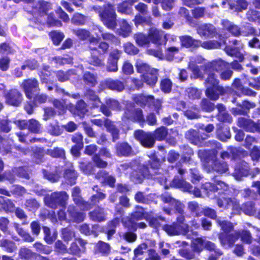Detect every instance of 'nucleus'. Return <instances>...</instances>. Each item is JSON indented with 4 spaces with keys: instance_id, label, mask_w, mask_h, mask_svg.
I'll list each match as a JSON object with an SVG mask.
<instances>
[{
    "instance_id": "obj_1",
    "label": "nucleus",
    "mask_w": 260,
    "mask_h": 260,
    "mask_svg": "<svg viewBox=\"0 0 260 260\" xmlns=\"http://www.w3.org/2000/svg\"><path fill=\"white\" fill-rule=\"evenodd\" d=\"M229 66V62L221 58L215 59L204 64L203 66L204 73L207 75L204 84L206 88L205 94L210 100L216 101L220 95L226 94L229 87H224L219 84L218 73Z\"/></svg>"
},
{
    "instance_id": "obj_53",
    "label": "nucleus",
    "mask_w": 260,
    "mask_h": 260,
    "mask_svg": "<svg viewBox=\"0 0 260 260\" xmlns=\"http://www.w3.org/2000/svg\"><path fill=\"white\" fill-rule=\"evenodd\" d=\"M211 170L221 174L226 173L229 170L228 165L225 161H221L216 159L212 162Z\"/></svg>"
},
{
    "instance_id": "obj_35",
    "label": "nucleus",
    "mask_w": 260,
    "mask_h": 260,
    "mask_svg": "<svg viewBox=\"0 0 260 260\" xmlns=\"http://www.w3.org/2000/svg\"><path fill=\"white\" fill-rule=\"evenodd\" d=\"M221 25L223 29L230 33L232 36L239 37L241 36L240 27L228 19L222 20Z\"/></svg>"
},
{
    "instance_id": "obj_33",
    "label": "nucleus",
    "mask_w": 260,
    "mask_h": 260,
    "mask_svg": "<svg viewBox=\"0 0 260 260\" xmlns=\"http://www.w3.org/2000/svg\"><path fill=\"white\" fill-rule=\"evenodd\" d=\"M150 159L146 164L142 166H147L152 173V176L158 174V172L161 167V161L158 158L155 153H152L149 156Z\"/></svg>"
},
{
    "instance_id": "obj_24",
    "label": "nucleus",
    "mask_w": 260,
    "mask_h": 260,
    "mask_svg": "<svg viewBox=\"0 0 260 260\" xmlns=\"http://www.w3.org/2000/svg\"><path fill=\"white\" fill-rule=\"evenodd\" d=\"M95 178L98 180L102 186L108 185L111 188L115 187V178L109 174V173L104 170H100L95 175Z\"/></svg>"
},
{
    "instance_id": "obj_49",
    "label": "nucleus",
    "mask_w": 260,
    "mask_h": 260,
    "mask_svg": "<svg viewBox=\"0 0 260 260\" xmlns=\"http://www.w3.org/2000/svg\"><path fill=\"white\" fill-rule=\"evenodd\" d=\"M38 75L42 84H48L52 75L50 67L48 65L43 66L42 69L38 72Z\"/></svg>"
},
{
    "instance_id": "obj_11",
    "label": "nucleus",
    "mask_w": 260,
    "mask_h": 260,
    "mask_svg": "<svg viewBox=\"0 0 260 260\" xmlns=\"http://www.w3.org/2000/svg\"><path fill=\"white\" fill-rule=\"evenodd\" d=\"M183 13V17L186 20L187 24L192 27H195L198 25V22L195 19H199L204 16L206 9L203 7H197L191 10L192 16L190 15L188 10L183 8L182 9Z\"/></svg>"
},
{
    "instance_id": "obj_45",
    "label": "nucleus",
    "mask_w": 260,
    "mask_h": 260,
    "mask_svg": "<svg viewBox=\"0 0 260 260\" xmlns=\"http://www.w3.org/2000/svg\"><path fill=\"white\" fill-rule=\"evenodd\" d=\"M14 227L17 234L21 237L22 240L27 243H31L35 241V237L23 228L20 226L18 223H14Z\"/></svg>"
},
{
    "instance_id": "obj_28",
    "label": "nucleus",
    "mask_w": 260,
    "mask_h": 260,
    "mask_svg": "<svg viewBox=\"0 0 260 260\" xmlns=\"http://www.w3.org/2000/svg\"><path fill=\"white\" fill-rule=\"evenodd\" d=\"M233 87L237 91L239 96L246 95L250 96H255L256 92L250 88L244 87L241 83V80L239 78H235L232 84Z\"/></svg>"
},
{
    "instance_id": "obj_25",
    "label": "nucleus",
    "mask_w": 260,
    "mask_h": 260,
    "mask_svg": "<svg viewBox=\"0 0 260 260\" xmlns=\"http://www.w3.org/2000/svg\"><path fill=\"white\" fill-rule=\"evenodd\" d=\"M149 41L158 46H161L168 41L164 31L157 29H151L148 32Z\"/></svg>"
},
{
    "instance_id": "obj_5",
    "label": "nucleus",
    "mask_w": 260,
    "mask_h": 260,
    "mask_svg": "<svg viewBox=\"0 0 260 260\" xmlns=\"http://www.w3.org/2000/svg\"><path fill=\"white\" fill-rule=\"evenodd\" d=\"M91 10L99 14L101 20L107 28L114 30L117 26V15L114 5L108 2L102 6H93Z\"/></svg>"
},
{
    "instance_id": "obj_4",
    "label": "nucleus",
    "mask_w": 260,
    "mask_h": 260,
    "mask_svg": "<svg viewBox=\"0 0 260 260\" xmlns=\"http://www.w3.org/2000/svg\"><path fill=\"white\" fill-rule=\"evenodd\" d=\"M109 44L105 41H100V39L93 36L88 40V49L90 52L88 62L95 67L105 66V55L108 53Z\"/></svg>"
},
{
    "instance_id": "obj_60",
    "label": "nucleus",
    "mask_w": 260,
    "mask_h": 260,
    "mask_svg": "<svg viewBox=\"0 0 260 260\" xmlns=\"http://www.w3.org/2000/svg\"><path fill=\"white\" fill-rule=\"evenodd\" d=\"M134 39L138 46L140 47H144L149 44L148 34L137 32L134 35Z\"/></svg>"
},
{
    "instance_id": "obj_16",
    "label": "nucleus",
    "mask_w": 260,
    "mask_h": 260,
    "mask_svg": "<svg viewBox=\"0 0 260 260\" xmlns=\"http://www.w3.org/2000/svg\"><path fill=\"white\" fill-rule=\"evenodd\" d=\"M7 104L14 107H19L23 100V95L17 88L9 89L4 95Z\"/></svg>"
},
{
    "instance_id": "obj_6",
    "label": "nucleus",
    "mask_w": 260,
    "mask_h": 260,
    "mask_svg": "<svg viewBox=\"0 0 260 260\" xmlns=\"http://www.w3.org/2000/svg\"><path fill=\"white\" fill-rule=\"evenodd\" d=\"M32 3L30 13L32 15H38L39 17L33 16L28 19L29 21L35 26L44 25V22L40 17H42L48 14L49 11L52 9V5L50 2L44 0H38Z\"/></svg>"
},
{
    "instance_id": "obj_12",
    "label": "nucleus",
    "mask_w": 260,
    "mask_h": 260,
    "mask_svg": "<svg viewBox=\"0 0 260 260\" xmlns=\"http://www.w3.org/2000/svg\"><path fill=\"white\" fill-rule=\"evenodd\" d=\"M224 50L230 56L235 57L237 58L236 60H234L230 63H229V67L231 66L232 69L236 71H242L243 67L240 62H243L245 59L243 54L240 51L238 48L231 47L229 45H226Z\"/></svg>"
},
{
    "instance_id": "obj_38",
    "label": "nucleus",
    "mask_w": 260,
    "mask_h": 260,
    "mask_svg": "<svg viewBox=\"0 0 260 260\" xmlns=\"http://www.w3.org/2000/svg\"><path fill=\"white\" fill-rule=\"evenodd\" d=\"M238 107L233 109L234 113L237 115H246L249 110L255 107V104L248 100H244L242 103L237 104Z\"/></svg>"
},
{
    "instance_id": "obj_63",
    "label": "nucleus",
    "mask_w": 260,
    "mask_h": 260,
    "mask_svg": "<svg viewBox=\"0 0 260 260\" xmlns=\"http://www.w3.org/2000/svg\"><path fill=\"white\" fill-rule=\"evenodd\" d=\"M1 204V210L7 214L13 213L16 208L13 202L9 199H4Z\"/></svg>"
},
{
    "instance_id": "obj_22",
    "label": "nucleus",
    "mask_w": 260,
    "mask_h": 260,
    "mask_svg": "<svg viewBox=\"0 0 260 260\" xmlns=\"http://www.w3.org/2000/svg\"><path fill=\"white\" fill-rule=\"evenodd\" d=\"M86 241L81 237L75 238L69 248L70 253L73 255L80 256L82 252L86 250Z\"/></svg>"
},
{
    "instance_id": "obj_30",
    "label": "nucleus",
    "mask_w": 260,
    "mask_h": 260,
    "mask_svg": "<svg viewBox=\"0 0 260 260\" xmlns=\"http://www.w3.org/2000/svg\"><path fill=\"white\" fill-rule=\"evenodd\" d=\"M170 185L175 188L180 189L185 192H191L192 188V185L182 177L175 176L172 179Z\"/></svg>"
},
{
    "instance_id": "obj_2",
    "label": "nucleus",
    "mask_w": 260,
    "mask_h": 260,
    "mask_svg": "<svg viewBox=\"0 0 260 260\" xmlns=\"http://www.w3.org/2000/svg\"><path fill=\"white\" fill-rule=\"evenodd\" d=\"M204 249L210 252L207 260H218L223 254L215 243L206 240L204 237L194 239L189 248L183 247L179 250L178 253L186 260L197 259Z\"/></svg>"
},
{
    "instance_id": "obj_26",
    "label": "nucleus",
    "mask_w": 260,
    "mask_h": 260,
    "mask_svg": "<svg viewBox=\"0 0 260 260\" xmlns=\"http://www.w3.org/2000/svg\"><path fill=\"white\" fill-rule=\"evenodd\" d=\"M85 213L79 211L75 206H70L68 208V222L80 223L85 218Z\"/></svg>"
},
{
    "instance_id": "obj_46",
    "label": "nucleus",
    "mask_w": 260,
    "mask_h": 260,
    "mask_svg": "<svg viewBox=\"0 0 260 260\" xmlns=\"http://www.w3.org/2000/svg\"><path fill=\"white\" fill-rule=\"evenodd\" d=\"M46 154L52 158L62 160H65L67 158L66 151L61 147H55L53 149H48L46 151Z\"/></svg>"
},
{
    "instance_id": "obj_17",
    "label": "nucleus",
    "mask_w": 260,
    "mask_h": 260,
    "mask_svg": "<svg viewBox=\"0 0 260 260\" xmlns=\"http://www.w3.org/2000/svg\"><path fill=\"white\" fill-rule=\"evenodd\" d=\"M152 177V173L147 166H141L138 170H134L130 174L131 180L135 184H140L145 178Z\"/></svg>"
},
{
    "instance_id": "obj_48",
    "label": "nucleus",
    "mask_w": 260,
    "mask_h": 260,
    "mask_svg": "<svg viewBox=\"0 0 260 260\" xmlns=\"http://www.w3.org/2000/svg\"><path fill=\"white\" fill-rule=\"evenodd\" d=\"M42 229L44 233V240L47 244H52L57 238V232L54 231L52 233L50 229L46 225H43Z\"/></svg>"
},
{
    "instance_id": "obj_23",
    "label": "nucleus",
    "mask_w": 260,
    "mask_h": 260,
    "mask_svg": "<svg viewBox=\"0 0 260 260\" xmlns=\"http://www.w3.org/2000/svg\"><path fill=\"white\" fill-rule=\"evenodd\" d=\"M115 154L118 157H128L135 155L132 147L126 142L117 143L115 145Z\"/></svg>"
},
{
    "instance_id": "obj_9",
    "label": "nucleus",
    "mask_w": 260,
    "mask_h": 260,
    "mask_svg": "<svg viewBox=\"0 0 260 260\" xmlns=\"http://www.w3.org/2000/svg\"><path fill=\"white\" fill-rule=\"evenodd\" d=\"M215 198L219 208L224 209L231 208L233 210L236 211L240 209L239 201L235 199L229 198L226 194L223 191L219 192L218 196Z\"/></svg>"
},
{
    "instance_id": "obj_3",
    "label": "nucleus",
    "mask_w": 260,
    "mask_h": 260,
    "mask_svg": "<svg viewBox=\"0 0 260 260\" xmlns=\"http://www.w3.org/2000/svg\"><path fill=\"white\" fill-rule=\"evenodd\" d=\"M26 98L29 100L24 105V109L28 115L34 112V108L46 103L48 96L44 93H40L41 89L39 82L35 78L23 80L20 84Z\"/></svg>"
},
{
    "instance_id": "obj_47",
    "label": "nucleus",
    "mask_w": 260,
    "mask_h": 260,
    "mask_svg": "<svg viewBox=\"0 0 260 260\" xmlns=\"http://www.w3.org/2000/svg\"><path fill=\"white\" fill-rule=\"evenodd\" d=\"M49 38L53 45L59 46L65 38L64 33L59 30H52L48 33Z\"/></svg>"
},
{
    "instance_id": "obj_19",
    "label": "nucleus",
    "mask_w": 260,
    "mask_h": 260,
    "mask_svg": "<svg viewBox=\"0 0 260 260\" xmlns=\"http://www.w3.org/2000/svg\"><path fill=\"white\" fill-rule=\"evenodd\" d=\"M214 36L218 39L217 40H212L204 42H202L200 40L199 47H202L205 49L211 50L219 48L222 45L226 44V40L221 34L216 33Z\"/></svg>"
},
{
    "instance_id": "obj_40",
    "label": "nucleus",
    "mask_w": 260,
    "mask_h": 260,
    "mask_svg": "<svg viewBox=\"0 0 260 260\" xmlns=\"http://www.w3.org/2000/svg\"><path fill=\"white\" fill-rule=\"evenodd\" d=\"M104 126L107 131L110 133L112 142H115L119 139V130L111 120L105 118L104 119Z\"/></svg>"
},
{
    "instance_id": "obj_21",
    "label": "nucleus",
    "mask_w": 260,
    "mask_h": 260,
    "mask_svg": "<svg viewBox=\"0 0 260 260\" xmlns=\"http://www.w3.org/2000/svg\"><path fill=\"white\" fill-rule=\"evenodd\" d=\"M239 234L235 231L234 233H219L218 238L221 245L223 247H232L234 243L238 240Z\"/></svg>"
},
{
    "instance_id": "obj_62",
    "label": "nucleus",
    "mask_w": 260,
    "mask_h": 260,
    "mask_svg": "<svg viewBox=\"0 0 260 260\" xmlns=\"http://www.w3.org/2000/svg\"><path fill=\"white\" fill-rule=\"evenodd\" d=\"M152 134L155 138V141L156 140L162 141L166 138L168 134V130L165 126H161L155 129Z\"/></svg>"
},
{
    "instance_id": "obj_29",
    "label": "nucleus",
    "mask_w": 260,
    "mask_h": 260,
    "mask_svg": "<svg viewBox=\"0 0 260 260\" xmlns=\"http://www.w3.org/2000/svg\"><path fill=\"white\" fill-rule=\"evenodd\" d=\"M158 70L153 68L150 71L143 75L141 79L148 86L153 88L158 81Z\"/></svg>"
},
{
    "instance_id": "obj_13",
    "label": "nucleus",
    "mask_w": 260,
    "mask_h": 260,
    "mask_svg": "<svg viewBox=\"0 0 260 260\" xmlns=\"http://www.w3.org/2000/svg\"><path fill=\"white\" fill-rule=\"evenodd\" d=\"M134 136L141 145L146 148H151L155 144V138L151 132L138 129L135 131Z\"/></svg>"
},
{
    "instance_id": "obj_14",
    "label": "nucleus",
    "mask_w": 260,
    "mask_h": 260,
    "mask_svg": "<svg viewBox=\"0 0 260 260\" xmlns=\"http://www.w3.org/2000/svg\"><path fill=\"white\" fill-rule=\"evenodd\" d=\"M237 125L245 132L260 133V120L255 122L249 118L240 117L238 118Z\"/></svg>"
},
{
    "instance_id": "obj_59",
    "label": "nucleus",
    "mask_w": 260,
    "mask_h": 260,
    "mask_svg": "<svg viewBox=\"0 0 260 260\" xmlns=\"http://www.w3.org/2000/svg\"><path fill=\"white\" fill-rule=\"evenodd\" d=\"M217 225L220 228L221 232L219 233H231L234 231V226L233 224L228 220H221L219 219L216 220Z\"/></svg>"
},
{
    "instance_id": "obj_32",
    "label": "nucleus",
    "mask_w": 260,
    "mask_h": 260,
    "mask_svg": "<svg viewBox=\"0 0 260 260\" xmlns=\"http://www.w3.org/2000/svg\"><path fill=\"white\" fill-rule=\"evenodd\" d=\"M70 110L73 114L83 118L88 112L87 105L83 100L81 99L76 102L75 106H70Z\"/></svg>"
},
{
    "instance_id": "obj_57",
    "label": "nucleus",
    "mask_w": 260,
    "mask_h": 260,
    "mask_svg": "<svg viewBox=\"0 0 260 260\" xmlns=\"http://www.w3.org/2000/svg\"><path fill=\"white\" fill-rule=\"evenodd\" d=\"M135 66L137 72L140 74L141 78L153 68L147 63L139 59L136 61Z\"/></svg>"
},
{
    "instance_id": "obj_55",
    "label": "nucleus",
    "mask_w": 260,
    "mask_h": 260,
    "mask_svg": "<svg viewBox=\"0 0 260 260\" xmlns=\"http://www.w3.org/2000/svg\"><path fill=\"white\" fill-rule=\"evenodd\" d=\"M79 168L80 170L85 175H90L94 173V166L90 161H79Z\"/></svg>"
},
{
    "instance_id": "obj_42",
    "label": "nucleus",
    "mask_w": 260,
    "mask_h": 260,
    "mask_svg": "<svg viewBox=\"0 0 260 260\" xmlns=\"http://www.w3.org/2000/svg\"><path fill=\"white\" fill-rule=\"evenodd\" d=\"M99 225L94 224L92 225L91 229H90L89 224L85 223L80 225L79 230L81 234L85 236L93 235L94 237H97L99 235Z\"/></svg>"
},
{
    "instance_id": "obj_18",
    "label": "nucleus",
    "mask_w": 260,
    "mask_h": 260,
    "mask_svg": "<svg viewBox=\"0 0 260 260\" xmlns=\"http://www.w3.org/2000/svg\"><path fill=\"white\" fill-rule=\"evenodd\" d=\"M215 183H212L210 182H206L202 183L201 186V189L202 192L207 197L210 198L212 196L213 194L217 192L219 190V188L217 185L220 186L221 188H223L224 187H226V184L220 180H215Z\"/></svg>"
},
{
    "instance_id": "obj_34",
    "label": "nucleus",
    "mask_w": 260,
    "mask_h": 260,
    "mask_svg": "<svg viewBox=\"0 0 260 260\" xmlns=\"http://www.w3.org/2000/svg\"><path fill=\"white\" fill-rule=\"evenodd\" d=\"M179 40L182 47L197 49L200 45V40L195 39L189 35L180 36Z\"/></svg>"
},
{
    "instance_id": "obj_36",
    "label": "nucleus",
    "mask_w": 260,
    "mask_h": 260,
    "mask_svg": "<svg viewBox=\"0 0 260 260\" xmlns=\"http://www.w3.org/2000/svg\"><path fill=\"white\" fill-rule=\"evenodd\" d=\"M135 103L141 107L150 106L154 102V96L153 95H145L142 93L136 94L133 98Z\"/></svg>"
},
{
    "instance_id": "obj_39",
    "label": "nucleus",
    "mask_w": 260,
    "mask_h": 260,
    "mask_svg": "<svg viewBox=\"0 0 260 260\" xmlns=\"http://www.w3.org/2000/svg\"><path fill=\"white\" fill-rule=\"evenodd\" d=\"M103 85L106 88L119 92L122 91L124 89L123 82L118 79H107L104 80Z\"/></svg>"
},
{
    "instance_id": "obj_8",
    "label": "nucleus",
    "mask_w": 260,
    "mask_h": 260,
    "mask_svg": "<svg viewBox=\"0 0 260 260\" xmlns=\"http://www.w3.org/2000/svg\"><path fill=\"white\" fill-rule=\"evenodd\" d=\"M69 196L64 191L54 192L46 200V205L50 208L56 209L58 206L65 207Z\"/></svg>"
},
{
    "instance_id": "obj_58",
    "label": "nucleus",
    "mask_w": 260,
    "mask_h": 260,
    "mask_svg": "<svg viewBox=\"0 0 260 260\" xmlns=\"http://www.w3.org/2000/svg\"><path fill=\"white\" fill-rule=\"evenodd\" d=\"M28 131L33 134H40L41 133V125L35 119L31 118L27 120V128Z\"/></svg>"
},
{
    "instance_id": "obj_15",
    "label": "nucleus",
    "mask_w": 260,
    "mask_h": 260,
    "mask_svg": "<svg viewBox=\"0 0 260 260\" xmlns=\"http://www.w3.org/2000/svg\"><path fill=\"white\" fill-rule=\"evenodd\" d=\"M84 137L79 132L74 133L71 136V141L74 144L71 147L70 152L74 157L78 158L81 155V151L84 148Z\"/></svg>"
},
{
    "instance_id": "obj_27",
    "label": "nucleus",
    "mask_w": 260,
    "mask_h": 260,
    "mask_svg": "<svg viewBox=\"0 0 260 260\" xmlns=\"http://www.w3.org/2000/svg\"><path fill=\"white\" fill-rule=\"evenodd\" d=\"M107 213L105 209L101 206H96L88 213L89 219L93 222H102L107 220Z\"/></svg>"
},
{
    "instance_id": "obj_51",
    "label": "nucleus",
    "mask_w": 260,
    "mask_h": 260,
    "mask_svg": "<svg viewBox=\"0 0 260 260\" xmlns=\"http://www.w3.org/2000/svg\"><path fill=\"white\" fill-rule=\"evenodd\" d=\"M84 2V0H62L60 1V4L68 12L71 13L74 10L71 7V4L77 8H83Z\"/></svg>"
},
{
    "instance_id": "obj_10",
    "label": "nucleus",
    "mask_w": 260,
    "mask_h": 260,
    "mask_svg": "<svg viewBox=\"0 0 260 260\" xmlns=\"http://www.w3.org/2000/svg\"><path fill=\"white\" fill-rule=\"evenodd\" d=\"M148 215H149V213L146 211L144 208L139 205H136L134 211L122 220L123 225L124 226L129 224H131L133 226L135 225L136 221L147 219Z\"/></svg>"
},
{
    "instance_id": "obj_50",
    "label": "nucleus",
    "mask_w": 260,
    "mask_h": 260,
    "mask_svg": "<svg viewBox=\"0 0 260 260\" xmlns=\"http://www.w3.org/2000/svg\"><path fill=\"white\" fill-rule=\"evenodd\" d=\"M84 84L89 87H94L98 84V76L89 71L85 72L82 76Z\"/></svg>"
},
{
    "instance_id": "obj_7",
    "label": "nucleus",
    "mask_w": 260,
    "mask_h": 260,
    "mask_svg": "<svg viewBox=\"0 0 260 260\" xmlns=\"http://www.w3.org/2000/svg\"><path fill=\"white\" fill-rule=\"evenodd\" d=\"M122 120L124 121L138 123L140 125H143L146 122L142 109L136 107L135 104L132 103L125 106Z\"/></svg>"
},
{
    "instance_id": "obj_56",
    "label": "nucleus",
    "mask_w": 260,
    "mask_h": 260,
    "mask_svg": "<svg viewBox=\"0 0 260 260\" xmlns=\"http://www.w3.org/2000/svg\"><path fill=\"white\" fill-rule=\"evenodd\" d=\"M118 32L119 35L124 38L129 36L132 33V26L125 19H122L119 22Z\"/></svg>"
},
{
    "instance_id": "obj_43",
    "label": "nucleus",
    "mask_w": 260,
    "mask_h": 260,
    "mask_svg": "<svg viewBox=\"0 0 260 260\" xmlns=\"http://www.w3.org/2000/svg\"><path fill=\"white\" fill-rule=\"evenodd\" d=\"M185 137L192 144L195 145H200L206 139V137L203 138L198 132L193 129L188 131Z\"/></svg>"
},
{
    "instance_id": "obj_61",
    "label": "nucleus",
    "mask_w": 260,
    "mask_h": 260,
    "mask_svg": "<svg viewBox=\"0 0 260 260\" xmlns=\"http://www.w3.org/2000/svg\"><path fill=\"white\" fill-rule=\"evenodd\" d=\"M24 207L28 212H36L40 207V204L36 199L29 198L25 200Z\"/></svg>"
},
{
    "instance_id": "obj_37",
    "label": "nucleus",
    "mask_w": 260,
    "mask_h": 260,
    "mask_svg": "<svg viewBox=\"0 0 260 260\" xmlns=\"http://www.w3.org/2000/svg\"><path fill=\"white\" fill-rule=\"evenodd\" d=\"M135 0L122 1L117 5V11L121 14L131 15L133 14V5Z\"/></svg>"
},
{
    "instance_id": "obj_44",
    "label": "nucleus",
    "mask_w": 260,
    "mask_h": 260,
    "mask_svg": "<svg viewBox=\"0 0 260 260\" xmlns=\"http://www.w3.org/2000/svg\"><path fill=\"white\" fill-rule=\"evenodd\" d=\"M182 229L180 225H177L174 222L171 224H164L162 226L163 230L170 236L179 235L181 234H184Z\"/></svg>"
},
{
    "instance_id": "obj_20",
    "label": "nucleus",
    "mask_w": 260,
    "mask_h": 260,
    "mask_svg": "<svg viewBox=\"0 0 260 260\" xmlns=\"http://www.w3.org/2000/svg\"><path fill=\"white\" fill-rule=\"evenodd\" d=\"M251 175L250 168L248 163L245 160H241L237 163L235 166L233 176L238 180L243 177H247Z\"/></svg>"
},
{
    "instance_id": "obj_54",
    "label": "nucleus",
    "mask_w": 260,
    "mask_h": 260,
    "mask_svg": "<svg viewBox=\"0 0 260 260\" xmlns=\"http://www.w3.org/2000/svg\"><path fill=\"white\" fill-rule=\"evenodd\" d=\"M0 247L8 253H13L17 249L14 241L6 238H3L0 240Z\"/></svg>"
},
{
    "instance_id": "obj_41",
    "label": "nucleus",
    "mask_w": 260,
    "mask_h": 260,
    "mask_svg": "<svg viewBox=\"0 0 260 260\" xmlns=\"http://www.w3.org/2000/svg\"><path fill=\"white\" fill-rule=\"evenodd\" d=\"M216 134L217 138L221 141H225L231 138L230 129L223 123L217 124Z\"/></svg>"
},
{
    "instance_id": "obj_52",
    "label": "nucleus",
    "mask_w": 260,
    "mask_h": 260,
    "mask_svg": "<svg viewBox=\"0 0 260 260\" xmlns=\"http://www.w3.org/2000/svg\"><path fill=\"white\" fill-rule=\"evenodd\" d=\"M84 96L88 100L94 102L93 107L98 108L99 107V103H101V101L99 96L96 94L95 91L90 88L86 89L84 92Z\"/></svg>"
},
{
    "instance_id": "obj_64",
    "label": "nucleus",
    "mask_w": 260,
    "mask_h": 260,
    "mask_svg": "<svg viewBox=\"0 0 260 260\" xmlns=\"http://www.w3.org/2000/svg\"><path fill=\"white\" fill-rule=\"evenodd\" d=\"M13 148L14 146L5 139L0 143V154L3 156L12 155Z\"/></svg>"
},
{
    "instance_id": "obj_31",
    "label": "nucleus",
    "mask_w": 260,
    "mask_h": 260,
    "mask_svg": "<svg viewBox=\"0 0 260 260\" xmlns=\"http://www.w3.org/2000/svg\"><path fill=\"white\" fill-rule=\"evenodd\" d=\"M63 176L66 182L68 184L72 186L76 183L79 173L72 164L69 168L64 170Z\"/></svg>"
}]
</instances>
